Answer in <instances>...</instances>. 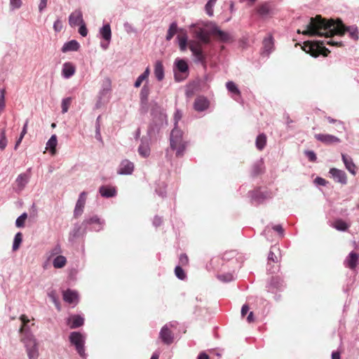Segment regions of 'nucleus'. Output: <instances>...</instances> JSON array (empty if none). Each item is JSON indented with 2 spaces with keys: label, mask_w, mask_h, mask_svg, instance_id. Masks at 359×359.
I'll use <instances>...</instances> for the list:
<instances>
[{
  "label": "nucleus",
  "mask_w": 359,
  "mask_h": 359,
  "mask_svg": "<svg viewBox=\"0 0 359 359\" xmlns=\"http://www.w3.org/2000/svg\"><path fill=\"white\" fill-rule=\"evenodd\" d=\"M22 6V0H10L11 10L13 11L18 9Z\"/></svg>",
  "instance_id": "nucleus-60"
},
{
  "label": "nucleus",
  "mask_w": 359,
  "mask_h": 359,
  "mask_svg": "<svg viewBox=\"0 0 359 359\" xmlns=\"http://www.w3.org/2000/svg\"><path fill=\"white\" fill-rule=\"evenodd\" d=\"M155 192L156 194H158L159 196L164 198L166 196V191H165V186L164 184V182H163L161 184H158L157 187L155 189Z\"/></svg>",
  "instance_id": "nucleus-54"
},
{
  "label": "nucleus",
  "mask_w": 359,
  "mask_h": 359,
  "mask_svg": "<svg viewBox=\"0 0 359 359\" xmlns=\"http://www.w3.org/2000/svg\"><path fill=\"white\" fill-rule=\"evenodd\" d=\"M305 156L308 158L309 161L315 163L317 161V155L313 150H305L304 151Z\"/></svg>",
  "instance_id": "nucleus-55"
},
{
  "label": "nucleus",
  "mask_w": 359,
  "mask_h": 359,
  "mask_svg": "<svg viewBox=\"0 0 359 359\" xmlns=\"http://www.w3.org/2000/svg\"><path fill=\"white\" fill-rule=\"evenodd\" d=\"M175 274L176 277L181 280H184L187 278V274L185 271L183 269L182 266L177 265L175 268Z\"/></svg>",
  "instance_id": "nucleus-46"
},
{
  "label": "nucleus",
  "mask_w": 359,
  "mask_h": 359,
  "mask_svg": "<svg viewBox=\"0 0 359 359\" xmlns=\"http://www.w3.org/2000/svg\"><path fill=\"white\" fill-rule=\"evenodd\" d=\"M183 131L178 126L174 124V127L170 135V147L172 150L175 151V149H177L178 143L183 142Z\"/></svg>",
  "instance_id": "nucleus-10"
},
{
  "label": "nucleus",
  "mask_w": 359,
  "mask_h": 359,
  "mask_svg": "<svg viewBox=\"0 0 359 359\" xmlns=\"http://www.w3.org/2000/svg\"><path fill=\"white\" fill-rule=\"evenodd\" d=\"M83 21V14L80 10H76L69 16V24L71 27L80 25Z\"/></svg>",
  "instance_id": "nucleus-30"
},
{
  "label": "nucleus",
  "mask_w": 359,
  "mask_h": 359,
  "mask_svg": "<svg viewBox=\"0 0 359 359\" xmlns=\"http://www.w3.org/2000/svg\"><path fill=\"white\" fill-rule=\"evenodd\" d=\"M210 23L214 22L212 21H199L190 25L194 37L200 44L210 45L211 43L210 38L211 26Z\"/></svg>",
  "instance_id": "nucleus-4"
},
{
  "label": "nucleus",
  "mask_w": 359,
  "mask_h": 359,
  "mask_svg": "<svg viewBox=\"0 0 359 359\" xmlns=\"http://www.w3.org/2000/svg\"><path fill=\"white\" fill-rule=\"evenodd\" d=\"M150 74V69L147 67L144 71L137 78L134 83V87L137 88H140L144 81L149 82V76Z\"/></svg>",
  "instance_id": "nucleus-36"
},
{
  "label": "nucleus",
  "mask_w": 359,
  "mask_h": 359,
  "mask_svg": "<svg viewBox=\"0 0 359 359\" xmlns=\"http://www.w3.org/2000/svg\"><path fill=\"white\" fill-rule=\"evenodd\" d=\"M250 199V203L255 207L264 204L267 199L273 198L272 192L269 190L262 191L260 187H257L252 190H250L247 194Z\"/></svg>",
  "instance_id": "nucleus-6"
},
{
  "label": "nucleus",
  "mask_w": 359,
  "mask_h": 359,
  "mask_svg": "<svg viewBox=\"0 0 359 359\" xmlns=\"http://www.w3.org/2000/svg\"><path fill=\"white\" fill-rule=\"evenodd\" d=\"M72 98L71 97H67L63 98L61 103L62 112L66 113L68 111L69 106L71 104Z\"/></svg>",
  "instance_id": "nucleus-49"
},
{
  "label": "nucleus",
  "mask_w": 359,
  "mask_h": 359,
  "mask_svg": "<svg viewBox=\"0 0 359 359\" xmlns=\"http://www.w3.org/2000/svg\"><path fill=\"white\" fill-rule=\"evenodd\" d=\"M182 113L181 110L177 109L174 114V124L178 126L179 121L182 118Z\"/></svg>",
  "instance_id": "nucleus-64"
},
{
  "label": "nucleus",
  "mask_w": 359,
  "mask_h": 359,
  "mask_svg": "<svg viewBox=\"0 0 359 359\" xmlns=\"http://www.w3.org/2000/svg\"><path fill=\"white\" fill-rule=\"evenodd\" d=\"M69 341L73 346L82 359H87L88 354L86 353V334L79 331L70 332L69 335Z\"/></svg>",
  "instance_id": "nucleus-5"
},
{
  "label": "nucleus",
  "mask_w": 359,
  "mask_h": 359,
  "mask_svg": "<svg viewBox=\"0 0 359 359\" xmlns=\"http://www.w3.org/2000/svg\"><path fill=\"white\" fill-rule=\"evenodd\" d=\"M140 111L142 114H145L149 110V100H140Z\"/></svg>",
  "instance_id": "nucleus-57"
},
{
  "label": "nucleus",
  "mask_w": 359,
  "mask_h": 359,
  "mask_svg": "<svg viewBox=\"0 0 359 359\" xmlns=\"http://www.w3.org/2000/svg\"><path fill=\"white\" fill-rule=\"evenodd\" d=\"M28 215L26 212L22 213L15 220V224L17 228H24Z\"/></svg>",
  "instance_id": "nucleus-45"
},
{
  "label": "nucleus",
  "mask_w": 359,
  "mask_h": 359,
  "mask_svg": "<svg viewBox=\"0 0 359 359\" xmlns=\"http://www.w3.org/2000/svg\"><path fill=\"white\" fill-rule=\"evenodd\" d=\"M203 44L194 45L191 44L189 46V50L191 52L194 57V61L196 64L203 65L205 68L207 67V53L202 47Z\"/></svg>",
  "instance_id": "nucleus-9"
},
{
  "label": "nucleus",
  "mask_w": 359,
  "mask_h": 359,
  "mask_svg": "<svg viewBox=\"0 0 359 359\" xmlns=\"http://www.w3.org/2000/svg\"><path fill=\"white\" fill-rule=\"evenodd\" d=\"M314 183L319 186L325 187L328 182L325 179L318 176L315 178Z\"/></svg>",
  "instance_id": "nucleus-63"
},
{
  "label": "nucleus",
  "mask_w": 359,
  "mask_h": 359,
  "mask_svg": "<svg viewBox=\"0 0 359 359\" xmlns=\"http://www.w3.org/2000/svg\"><path fill=\"white\" fill-rule=\"evenodd\" d=\"M217 0H208L205 5V10L209 16L213 15V6Z\"/></svg>",
  "instance_id": "nucleus-51"
},
{
  "label": "nucleus",
  "mask_w": 359,
  "mask_h": 359,
  "mask_svg": "<svg viewBox=\"0 0 359 359\" xmlns=\"http://www.w3.org/2000/svg\"><path fill=\"white\" fill-rule=\"evenodd\" d=\"M79 26V27L78 31L79 34L83 37L86 36L88 35V30L85 22H82V23H81Z\"/></svg>",
  "instance_id": "nucleus-59"
},
{
  "label": "nucleus",
  "mask_w": 359,
  "mask_h": 359,
  "mask_svg": "<svg viewBox=\"0 0 359 359\" xmlns=\"http://www.w3.org/2000/svg\"><path fill=\"white\" fill-rule=\"evenodd\" d=\"M87 194L88 193L85 191L80 193L74 210V218H78L83 214L86 201Z\"/></svg>",
  "instance_id": "nucleus-14"
},
{
  "label": "nucleus",
  "mask_w": 359,
  "mask_h": 359,
  "mask_svg": "<svg viewBox=\"0 0 359 359\" xmlns=\"http://www.w3.org/2000/svg\"><path fill=\"white\" fill-rule=\"evenodd\" d=\"M285 287L284 280L278 276H271L266 284V287L269 292H273V290L281 292Z\"/></svg>",
  "instance_id": "nucleus-12"
},
{
  "label": "nucleus",
  "mask_w": 359,
  "mask_h": 359,
  "mask_svg": "<svg viewBox=\"0 0 359 359\" xmlns=\"http://www.w3.org/2000/svg\"><path fill=\"white\" fill-rule=\"evenodd\" d=\"M256 10L258 15L262 18L268 16L271 12V8L267 3L260 4Z\"/></svg>",
  "instance_id": "nucleus-38"
},
{
  "label": "nucleus",
  "mask_w": 359,
  "mask_h": 359,
  "mask_svg": "<svg viewBox=\"0 0 359 359\" xmlns=\"http://www.w3.org/2000/svg\"><path fill=\"white\" fill-rule=\"evenodd\" d=\"M174 79L176 82H181L186 79L189 74L187 62L182 58L177 57L173 64Z\"/></svg>",
  "instance_id": "nucleus-7"
},
{
  "label": "nucleus",
  "mask_w": 359,
  "mask_h": 359,
  "mask_svg": "<svg viewBox=\"0 0 359 359\" xmlns=\"http://www.w3.org/2000/svg\"><path fill=\"white\" fill-rule=\"evenodd\" d=\"M85 319L82 315L72 314L67 319V324L71 329H76L84 325Z\"/></svg>",
  "instance_id": "nucleus-20"
},
{
  "label": "nucleus",
  "mask_w": 359,
  "mask_h": 359,
  "mask_svg": "<svg viewBox=\"0 0 359 359\" xmlns=\"http://www.w3.org/2000/svg\"><path fill=\"white\" fill-rule=\"evenodd\" d=\"M83 229V231H87L99 232L103 229L105 224V221L101 219L99 216L95 215L93 216L85 217L82 222Z\"/></svg>",
  "instance_id": "nucleus-8"
},
{
  "label": "nucleus",
  "mask_w": 359,
  "mask_h": 359,
  "mask_svg": "<svg viewBox=\"0 0 359 359\" xmlns=\"http://www.w3.org/2000/svg\"><path fill=\"white\" fill-rule=\"evenodd\" d=\"M100 196L105 198H114L117 195V190L115 187L109 185H102L99 188Z\"/></svg>",
  "instance_id": "nucleus-26"
},
{
  "label": "nucleus",
  "mask_w": 359,
  "mask_h": 359,
  "mask_svg": "<svg viewBox=\"0 0 359 359\" xmlns=\"http://www.w3.org/2000/svg\"><path fill=\"white\" fill-rule=\"evenodd\" d=\"M48 297L52 300L54 303L55 307L58 311L60 310V303L58 297H57L55 292L54 291H51L48 293Z\"/></svg>",
  "instance_id": "nucleus-53"
},
{
  "label": "nucleus",
  "mask_w": 359,
  "mask_h": 359,
  "mask_svg": "<svg viewBox=\"0 0 359 359\" xmlns=\"http://www.w3.org/2000/svg\"><path fill=\"white\" fill-rule=\"evenodd\" d=\"M315 46L318 51L324 56H327L330 50L325 47V43L322 40H316L314 41Z\"/></svg>",
  "instance_id": "nucleus-42"
},
{
  "label": "nucleus",
  "mask_w": 359,
  "mask_h": 359,
  "mask_svg": "<svg viewBox=\"0 0 359 359\" xmlns=\"http://www.w3.org/2000/svg\"><path fill=\"white\" fill-rule=\"evenodd\" d=\"M329 173L335 182L341 184H347V176L345 171L336 168H332L330 169Z\"/></svg>",
  "instance_id": "nucleus-18"
},
{
  "label": "nucleus",
  "mask_w": 359,
  "mask_h": 359,
  "mask_svg": "<svg viewBox=\"0 0 359 359\" xmlns=\"http://www.w3.org/2000/svg\"><path fill=\"white\" fill-rule=\"evenodd\" d=\"M344 264L350 269H355L359 264V254L354 251H351L346 257Z\"/></svg>",
  "instance_id": "nucleus-24"
},
{
  "label": "nucleus",
  "mask_w": 359,
  "mask_h": 359,
  "mask_svg": "<svg viewBox=\"0 0 359 359\" xmlns=\"http://www.w3.org/2000/svg\"><path fill=\"white\" fill-rule=\"evenodd\" d=\"M16 182L18 183V186L25 187L28 182L27 175L25 173L20 174L16 179Z\"/></svg>",
  "instance_id": "nucleus-50"
},
{
  "label": "nucleus",
  "mask_w": 359,
  "mask_h": 359,
  "mask_svg": "<svg viewBox=\"0 0 359 359\" xmlns=\"http://www.w3.org/2000/svg\"><path fill=\"white\" fill-rule=\"evenodd\" d=\"M151 120L147 127L145 137L150 140H156L164 126L168 125L167 114L163 108L157 102H152L150 111Z\"/></svg>",
  "instance_id": "nucleus-2"
},
{
  "label": "nucleus",
  "mask_w": 359,
  "mask_h": 359,
  "mask_svg": "<svg viewBox=\"0 0 359 359\" xmlns=\"http://www.w3.org/2000/svg\"><path fill=\"white\" fill-rule=\"evenodd\" d=\"M80 47V43L76 39H72L63 44L61 51L62 53L78 51Z\"/></svg>",
  "instance_id": "nucleus-31"
},
{
  "label": "nucleus",
  "mask_w": 359,
  "mask_h": 359,
  "mask_svg": "<svg viewBox=\"0 0 359 359\" xmlns=\"http://www.w3.org/2000/svg\"><path fill=\"white\" fill-rule=\"evenodd\" d=\"M265 171V165L264 161L262 158H259L257 161H255L251 168V177H256L262 174H263Z\"/></svg>",
  "instance_id": "nucleus-25"
},
{
  "label": "nucleus",
  "mask_w": 359,
  "mask_h": 359,
  "mask_svg": "<svg viewBox=\"0 0 359 359\" xmlns=\"http://www.w3.org/2000/svg\"><path fill=\"white\" fill-rule=\"evenodd\" d=\"M179 262L182 266H187L189 264V257L186 253L180 255Z\"/></svg>",
  "instance_id": "nucleus-62"
},
{
  "label": "nucleus",
  "mask_w": 359,
  "mask_h": 359,
  "mask_svg": "<svg viewBox=\"0 0 359 359\" xmlns=\"http://www.w3.org/2000/svg\"><path fill=\"white\" fill-rule=\"evenodd\" d=\"M184 32H187V30L184 28L179 27L177 22L176 21H173L169 25L165 36V40L167 41H170L175 34H180L179 35H182Z\"/></svg>",
  "instance_id": "nucleus-19"
},
{
  "label": "nucleus",
  "mask_w": 359,
  "mask_h": 359,
  "mask_svg": "<svg viewBox=\"0 0 359 359\" xmlns=\"http://www.w3.org/2000/svg\"><path fill=\"white\" fill-rule=\"evenodd\" d=\"M100 38L103 41H111V29L109 23L103 24L99 30Z\"/></svg>",
  "instance_id": "nucleus-33"
},
{
  "label": "nucleus",
  "mask_w": 359,
  "mask_h": 359,
  "mask_svg": "<svg viewBox=\"0 0 359 359\" xmlns=\"http://www.w3.org/2000/svg\"><path fill=\"white\" fill-rule=\"evenodd\" d=\"M67 264V258L63 255L56 256L53 261V266L55 269H62Z\"/></svg>",
  "instance_id": "nucleus-41"
},
{
  "label": "nucleus",
  "mask_w": 359,
  "mask_h": 359,
  "mask_svg": "<svg viewBox=\"0 0 359 359\" xmlns=\"http://www.w3.org/2000/svg\"><path fill=\"white\" fill-rule=\"evenodd\" d=\"M274 50V39L271 35L265 37L262 41V55L269 57Z\"/></svg>",
  "instance_id": "nucleus-16"
},
{
  "label": "nucleus",
  "mask_w": 359,
  "mask_h": 359,
  "mask_svg": "<svg viewBox=\"0 0 359 359\" xmlns=\"http://www.w3.org/2000/svg\"><path fill=\"white\" fill-rule=\"evenodd\" d=\"M150 94V88L147 81L143 85L140 93V100H149V95Z\"/></svg>",
  "instance_id": "nucleus-44"
},
{
  "label": "nucleus",
  "mask_w": 359,
  "mask_h": 359,
  "mask_svg": "<svg viewBox=\"0 0 359 359\" xmlns=\"http://www.w3.org/2000/svg\"><path fill=\"white\" fill-rule=\"evenodd\" d=\"M134 170V164L128 159L123 160L117 170V173L121 175H131Z\"/></svg>",
  "instance_id": "nucleus-21"
},
{
  "label": "nucleus",
  "mask_w": 359,
  "mask_h": 359,
  "mask_svg": "<svg viewBox=\"0 0 359 359\" xmlns=\"http://www.w3.org/2000/svg\"><path fill=\"white\" fill-rule=\"evenodd\" d=\"M226 88L227 90L233 96L238 95L240 96L241 94V90L239 89L238 85L233 81H228L226 83Z\"/></svg>",
  "instance_id": "nucleus-39"
},
{
  "label": "nucleus",
  "mask_w": 359,
  "mask_h": 359,
  "mask_svg": "<svg viewBox=\"0 0 359 359\" xmlns=\"http://www.w3.org/2000/svg\"><path fill=\"white\" fill-rule=\"evenodd\" d=\"M83 226L81 222L79 224L76 222L74 224L72 229L69 233L68 241L71 244H74L75 243L76 239L83 237L86 236L87 232L83 231Z\"/></svg>",
  "instance_id": "nucleus-13"
},
{
  "label": "nucleus",
  "mask_w": 359,
  "mask_h": 359,
  "mask_svg": "<svg viewBox=\"0 0 359 359\" xmlns=\"http://www.w3.org/2000/svg\"><path fill=\"white\" fill-rule=\"evenodd\" d=\"M57 144V137L56 135H52L46 142V148L49 149H55Z\"/></svg>",
  "instance_id": "nucleus-52"
},
{
  "label": "nucleus",
  "mask_w": 359,
  "mask_h": 359,
  "mask_svg": "<svg viewBox=\"0 0 359 359\" xmlns=\"http://www.w3.org/2000/svg\"><path fill=\"white\" fill-rule=\"evenodd\" d=\"M266 144V135L264 133H259L255 140V146L256 148L262 151L264 149L265 146Z\"/></svg>",
  "instance_id": "nucleus-40"
},
{
  "label": "nucleus",
  "mask_w": 359,
  "mask_h": 359,
  "mask_svg": "<svg viewBox=\"0 0 359 359\" xmlns=\"http://www.w3.org/2000/svg\"><path fill=\"white\" fill-rule=\"evenodd\" d=\"M63 300L69 304H77L79 299V294L75 290L67 289L62 293Z\"/></svg>",
  "instance_id": "nucleus-22"
},
{
  "label": "nucleus",
  "mask_w": 359,
  "mask_h": 359,
  "mask_svg": "<svg viewBox=\"0 0 359 359\" xmlns=\"http://www.w3.org/2000/svg\"><path fill=\"white\" fill-rule=\"evenodd\" d=\"M210 26H211V29H210V34H212V35H217L218 36V40L222 42V43H229L230 41H232L233 39L231 36V35L221 29L219 28V27H218L216 23H210Z\"/></svg>",
  "instance_id": "nucleus-11"
},
{
  "label": "nucleus",
  "mask_w": 359,
  "mask_h": 359,
  "mask_svg": "<svg viewBox=\"0 0 359 359\" xmlns=\"http://www.w3.org/2000/svg\"><path fill=\"white\" fill-rule=\"evenodd\" d=\"M8 140L5 134L3 131L0 134V149L4 150L7 146Z\"/></svg>",
  "instance_id": "nucleus-58"
},
{
  "label": "nucleus",
  "mask_w": 359,
  "mask_h": 359,
  "mask_svg": "<svg viewBox=\"0 0 359 359\" xmlns=\"http://www.w3.org/2000/svg\"><path fill=\"white\" fill-rule=\"evenodd\" d=\"M332 226L337 230L343 232L346 231L350 227V224L341 218L335 219Z\"/></svg>",
  "instance_id": "nucleus-37"
},
{
  "label": "nucleus",
  "mask_w": 359,
  "mask_h": 359,
  "mask_svg": "<svg viewBox=\"0 0 359 359\" xmlns=\"http://www.w3.org/2000/svg\"><path fill=\"white\" fill-rule=\"evenodd\" d=\"M315 138L326 145H332L341 142L339 137L330 134L318 133L314 135Z\"/></svg>",
  "instance_id": "nucleus-15"
},
{
  "label": "nucleus",
  "mask_w": 359,
  "mask_h": 359,
  "mask_svg": "<svg viewBox=\"0 0 359 359\" xmlns=\"http://www.w3.org/2000/svg\"><path fill=\"white\" fill-rule=\"evenodd\" d=\"M141 143L138 147V154L143 158H147L150 155L149 142L151 141L149 138L143 136L140 139Z\"/></svg>",
  "instance_id": "nucleus-23"
},
{
  "label": "nucleus",
  "mask_w": 359,
  "mask_h": 359,
  "mask_svg": "<svg viewBox=\"0 0 359 359\" xmlns=\"http://www.w3.org/2000/svg\"><path fill=\"white\" fill-rule=\"evenodd\" d=\"M154 75L157 81H161L165 76L164 67L161 61L157 60L154 65Z\"/></svg>",
  "instance_id": "nucleus-34"
},
{
  "label": "nucleus",
  "mask_w": 359,
  "mask_h": 359,
  "mask_svg": "<svg viewBox=\"0 0 359 359\" xmlns=\"http://www.w3.org/2000/svg\"><path fill=\"white\" fill-rule=\"evenodd\" d=\"M346 32H348L350 37L357 41L358 39V29L357 26H346L341 19H327L317 15L314 18L309 19V23L305 26V29L301 32L297 30V33L309 36L331 38L334 35L343 36Z\"/></svg>",
  "instance_id": "nucleus-1"
},
{
  "label": "nucleus",
  "mask_w": 359,
  "mask_h": 359,
  "mask_svg": "<svg viewBox=\"0 0 359 359\" xmlns=\"http://www.w3.org/2000/svg\"><path fill=\"white\" fill-rule=\"evenodd\" d=\"M76 72V66L72 62H65L62 65L61 74L65 79H69L72 77Z\"/></svg>",
  "instance_id": "nucleus-27"
},
{
  "label": "nucleus",
  "mask_w": 359,
  "mask_h": 359,
  "mask_svg": "<svg viewBox=\"0 0 359 359\" xmlns=\"http://www.w3.org/2000/svg\"><path fill=\"white\" fill-rule=\"evenodd\" d=\"M178 144L179 146H177V149H175L176 151L175 155L177 157H182L184 156V151L187 148V142H183L178 143Z\"/></svg>",
  "instance_id": "nucleus-48"
},
{
  "label": "nucleus",
  "mask_w": 359,
  "mask_h": 359,
  "mask_svg": "<svg viewBox=\"0 0 359 359\" xmlns=\"http://www.w3.org/2000/svg\"><path fill=\"white\" fill-rule=\"evenodd\" d=\"M62 22L60 18H57L53 23V29L55 32H60L62 29Z\"/></svg>",
  "instance_id": "nucleus-61"
},
{
  "label": "nucleus",
  "mask_w": 359,
  "mask_h": 359,
  "mask_svg": "<svg viewBox=\"0 0 359 359\" xmlns=\"http://www.w3.org/2000/svg\"><path fill=\"white\" fill-rule=\"evenodd\" d=\"M236 255V252L234 250L226 252L222 255V259H223V261H228V262H231V263H237V264H238V268L241 269L242 266V262H243L242 257H240L238 258H236L235 259H233V258L235 257Z\"/></svg>",
  "instance_id": "nucleus-32"
},
{
  "label": "nucleus",
  "mask_w": 359,
  "mask_h": 359,
  "mask_svg": "<svg viewBox=\"0 0 359 359\" xmlns=\"http://www.w3.org/2000/svg\"><path fill=\"white\" fill-rule=\"evenodd\" d=\"M62 252L61 247L59 243L56 244L53 248H52L49 253L50 255L48 257V259H50L52 257L60 255V254Z\"/></svg>",
  "instance_id": "nucleus-56"
},
{
  "label": "nucleus",
  "mask_w": 359,
  "mask_h": 359,
  "mask_svg": "<svg viewBox=\"0 0 359 359\" xmlns=\"http://www.w3.org/2000/svg\"><path fill=\"white\" fill-rule=\"evenodd\" d=\"M341 160L348 171L353 175H355L357 168L352 158L346 154H341Z\"/></svg>",
  "instance_id": "nucleus-28"
},
{
  "label": "nucleus",
  "mask_w": 359,
  "mask_h": 359,
  "mask_svg": "<svg viewBox=\"0 0 359 359\" xmlns=\"http://www.w3.org/2000/svg\"><path fill=\"white\" fill-rule=\"evenodd\" d=\"M22 238H23V235L20 231L17 232L15 233L14 238H13V245H12L13 251H16L20 248V247L22 243Z\"/></svg>",
  "instance_id": "nucleus-43"
},
{
  "label": "nucleus",
  "mask_w": 359,
  "mask_h": 359,
  "mask_svg": "<svg viewBox=\"0 0 359 359\" xmlns=\"http://www.w3.org/2000/svg\"><path fill=\"white\" fill-rule=\"evenodd\" d=\"M20 341L24 344L29 359H38V343L31 328L27 324L21 325L19 329Z\"/></svg>",
  "instance_id": "nucleus-3"
},
{
  "label": "nucleus",
  "mask_w": 359,
  "mask_h": 359,
  "mask_svg": "<svg viewBox=\"0 0 359 359\" xmlns=\"http://www.w3.org/2000/svg\"><path fill=\"white\" fill-rule=\"evenodd\" d=\"M177 43H178L180 50L185 51L187 49L189 36L187 32H184L182 35H177L176 37Z\"/></svg>",
  "instance_id": "nucleus-35"
},
{
  "label": "nucleus",
  "mask_w": 359,
  "mask_h": 359,
  "mask_svg": "<svg viewBox=\"0 0 359 359\" xmlns=\"http://www.w3.org/2000/svg\"><path fill=\"white\" fill-rule=\"evenodd\" d=\"M217 278L223 283H229L233 281L235 278L233 273H225L217 275Z\"/></svg>",
  "instance_id": "nucleus-47"
},
{
  "label": "nucleus",
  "mask_w": 359,
  "mask_h": 359,
  "mask_svg": "<svg viewBox=\"0 0 359 359\" xmlns=\"http://www.w3.org/2000/svg\"><path fill=\"white\" fill-rule=\"evenodd\" d=\"M159 338L164 344L170 345L174 341V335L169 329L168 325H165L161 329L159 332Z\"/></svg>",
  "instance_id": "nucleus-17"
},
{
  "label": "nucleus",
  "mask_w": 359,
  "mask_h": 359,
  "mask_svg": "<svg viewBox=\"0 0 359 359\" xmlns=\"http://www.w3.org/2000/svg\"><path fill=\"white\" fill-rule=\"evenodd\" d=\"M210 105L209 100L203 96L196 98L194 102V109L197 111L206 110Z\"/></svg>",
  "instance_id": "nucleus-29"
}]
</instances>
